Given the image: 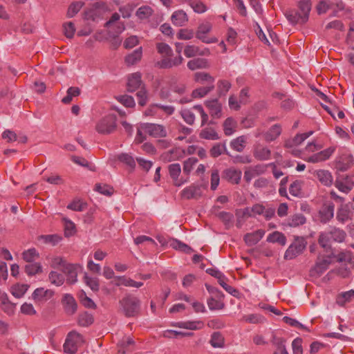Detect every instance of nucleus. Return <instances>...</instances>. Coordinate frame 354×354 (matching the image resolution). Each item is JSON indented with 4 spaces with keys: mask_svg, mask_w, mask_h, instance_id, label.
I'll list each match as a JSON object with an SVG mask.
<instances>
[{
    "mask_svg": "<svg viewBox=\"0 0 354 354\" xmlns=\"http://www.w3.org/2000/svg\"><path fill=\"white\" fill-rule=\"evenodd\" d=\"M156 49L162 57L161 60L156 62V66L157 67L160 68H171L182 64L183 58L181 55H178L174 59L171 58L173 50L167 44L163 42L157 43Z\"/></svg>",
    "mask_w": 354,
    "mask_h": 354,
    "instance_id": "obj_1",
    "label": "nucleus"
},
{
    "mask_svg": "<svg viewBox=\"0 0 354 354\" xmlns=\"http://www.w3.org/2000/svg\"><path fill=\"white\" fill-rule=\"evenodd\" d=\"M346 237L344 230L333 227L328 232L322 233L318 239L319 244L324 248H330L333 241L342 243Z\"/></svg>",
    "mask_w": 354,
    "mask_h": 354,
    "instance_id": "obj_2",
    "label": "nucleus"
},
{
    "mask_svg": "<svg viewBox=\"0 0 354 354\" xmlns=\"http://www.w3.org/2000/svg\"><path fill=\"white\" fill-rule=\"evenodd\" d=\"M122 310L127 317H136L140 311V300L131 295L124 297L119 301Z\"/></svg>",
    "mask_w": 354,
    "mask_h": 354,
    "instance_id": "obj_3",
    "label": "nucleus"
},
{
    "mask_svg": "<svg viewBox=\"0 0 354 354\" xmlns=\"http://www.w3.org/2000/svg\"><path fill=\"white\" fill-rule=\"evenodd\" d=\"M84 342L83 336L75 332H70L64 344V351L67 354H75Z\"/></svg>",
    "mask_w": 354,
    "mask_h": 354,
    "instance_id": "obj_4",
    "label": "nucleus"
},
{
    "mask_svg": "<svg viewBox=\"0 0 354 354\" xmlns=\"http://www.w3.org/2000/svg\"><path fill=\"white\" fill-rule=\"evenodd\" d=\"M116 116L114 115H108L102 118L96 124L95 129L101 134H109L113 133L116 129Z\"/></svg>",
    "mask_w": 354,
    "mask_h": 354,
    "instance_id": "obj_5",
    "label": "nucleus"
},
{
    "mask_svg": "<svg viewBox=\"0 0 354 354\" xmlns=\"http://www.w3.org/2000/svg\"><path fill=\"white\" fill-rule=\"evenodd\" d=\"M306 243L304 238L297 237L286 250L284 259L290 260L301 254L305 250Z\"/></svg>",
    "mask_w": 354,
    "mask_h": 354,
    "instance_id": "obj_6",
    "label": "nucleus"
},
{
    "mask_svg": "<svg viewBox=\"0 0 354 354\" xmlns=\"http://www.w3.org/2000/svg\"><path fill=\"white\" fill-rule=\"evenodd\" d=\"M140 128L153 138H165L167 135L165 127L162 124L146 122L140 124Z\"/></svg>",
    "mask_w": 354,
    "mask_h": 354,
    "instance_id": "obj_7",
    "label": "nucleus"
},
{
    "mask_svg": "<svg viewBox=\"0 0 354 354\" xmlns=\"http://www.w3.org/2000/svg\"><path fill=\"white\" fill-rule=\"evenodd\" d=\"M331 262L330 256L318 257L315 266L310 270V277H319L328 268Z\"/></svg>",
    "mask_w": 354,
    "mask_h": 354,
    "instance_id": "obj_8",
    "label": "nucleus"
},
{
    "mask_svg": "<svg viewBox=\"0 0 354 354\" xmlns=\"http://www.w3.org/2000/svg\"><path fill=\"white\" fill-rule=\"evenodd\" d=\"M212 28V26L209 22H205L198 26L196 32V37L205 44H214L218 41L217 38L212 37H209L206 34L209 33Z\"/></svg>",
    "mask_w": 354,
    "mask_h": 354,
    "instance_id": "obj_9",
    "label": "nucleus"
},
{
    "mask_svg": "<svg viewBox=\"0 0 354 354\" xmlns=\"http://www.w3.org/2000/svg\"><path fill=\"white\" fill-rule=\"evenodd\" d=\"M54 294L55 292L52 290L38 288L32 292V299L36 304H44L50 299Z\"/></svg>",
    "mask_w": 354,
    "mask_h": 354,
    "instance_id": "obj_10",
    "label": "nucleus"
},
{
    "mask_svg": "<svg viewBox=\"0 0 354 354\" xmlns=\"http://www.w3.org/2000/svg\"><path fill=\"white\" fill-rule=\"evenodd\" d=\"M335 185L340 192L347 194L354 187V182L351 177L342 175L336 179Z\"/></svg>",
    "mask_w": 354,
    "mask_h": 354,
    "instance_id": "obj_11",
    "label": "nucleus"
},
{
    "mask_svg": "<svg viewBox=\"0 0 354 354\" xmlns=\"http://www.w3.org/2000/svg\"><path fill=\"white\" fill-rule=\"evenodd\" d=\"M180 194L182 198L187 200L198 199L202 196L201 186L192 184L190 186L184 188Z\"/></svg>",
    "mask_w": 354,
    "mask_h": 354,
    "instance_id": "obj_12",
    "label": "nucleus"
},
{
    "mask_svg": "<svg viewBox=\"0 0 354 354\" xmlns=\"http://www.w3.org/2000/svg\"><path fill=\"white\" fill-rule=\"evenodd\" d=\"M242 173L239 169L230 167L223 170L222 178L232 184H239L241 178Z\"/></svg>",
    "mask_w": 354,
    "mask_h": 354,
    "instance_id": "obj_13",
    "label": "nucleus"
},
{
    "mask_svg": "<svg viewBox=\"0 0 354 354\" xmlns=\"http://www.w3.org/2000/svg\"><path fill=\"white\" fill-rule=\"evenodd\" d=\"M78 268L79 266L77 264L68 263L64 268H62V272L66 275L68 283L73 284L77 281Z\"/></svg>",
    "mask_w": 354,
    "mask_h": 354,
    "instance_id": "obj_14",
    "label": "nucleus"
},
{
    "mask_svg": "<svg viewBox=\"0 0 354 354\" xmlns=\"http://www.w3.org/2000/svg\"><path fill=\"white\" fill-rule=\"evenodd\" d=\"M65 312L68 315H73L77 309V304L74 297L70 294H65L62 299Z\"/></svg>",
    "mask_w": 354,
    "mask_h": 354,
    "instance_id": "obj_15",
    "label": "nucleus"
},
{
    "mask_svg": "<svg viewBox=\"0 0 354 354\" xmlns=\"http://www.w3.org/2000/svg\"><path fill=\"white\" fill-rule=\"evenodd\" d=\"M335 148L329 147L317 153L310 156L307 161L312 163L319 162L328 160L334 153Z\"/></svg>",
    "mask_w": 354,
    "mask_h": 354,
    "instance_id": "obj_16",
    "label": "nucleus"
},
{
    "mask_svg": "<svg viewBox=\"0 0 354 354\" xmlns=\"http://www.w3.org/2000/svg\"><path fill=\"white\" fill-rule=\"evenodd\" d=\"M253 156L258 160H268L270 159L271 151L268 147L258 144L254 147Z\"/></svg>",
    "mask_w": 354,
    "mask_h": 354,
    "instance_id": "obj_17",
    "label": "nucleus"
},
{
    "mask_svg": "<svg viewBox=\"0 0 354 354\" xmlns=\"http://www.w3.org/2000/svg\"><path fill=\"white\" fill-rule=\"evenodd\" d=\"M335 205L333 203L324 204L319 210V218L322 223L328 222L334 216Z\"/></svg>",
    "mask_w": 354,
    "mask_h": 354,
    "instance_id": "obj_18",
    "label": "nucleus"
},
{
    "mask_svg": "<svg viewBox=\"0 0 354 354\" xmlns=\"http://www.w3.org/2000/svg\"><path fill=\"white\" fill-rule=\"evenodd\" d=\"M314 176L324 186L330 187L333 183V178L331 173L325 169H318L315 171Z\"/></svg>",
    "mask_w": 354,
    "mask_h": 354,
    "instance_id": "obj_19",
    "label": "nucleus"
},
{
    "mask_svg": "<svg viewBox=\"0 0 354 354\" xmlns=\"http://www.w3.org/2000/svg\"><path fill=\"white\" fill-rule=\"evenodd\" d=\"M141 77L140 73H132L129 76L127 84V88L129 92H134L141 86L142 84Z\"/></svg>",
    "mask_w": 354,
    "mask_h": 354,
    "instance_id": "obj_20",
    "label": "nucleus"
},
{
    "mask_svg": "<svg viewBox=\"0 0 354 354\" xmlns=\"http://www.w3.org/2000/svg\"><path fill=\"white\" fill-rule=\"evenodd\" d=\"M168 171L171 178L174 181V184L176 186L179 187L185 183V181L178 179V177L181 173V167L180 164H170L168 166Z\"/></svg>",
    "mask_w": 354,
    "mask_h": 354,
    "instance_id": "obj_21",
    "label": "nucleus"
},
{
    "mask_svg": "<svg viewBox=\"0 0 354 354\" xmlns=\"http://www.w3.org/2000/svg\"><path fill=\"white\" fill-rule=\"evenodd\" d=\"M288 21L293 24H304L308 21V19H304V15L298 10H290L286 11L285 14Z\"/></svg>",
    "mask_w": 354,
    "mask_h": 354,
    "instance_id": "obj_22",
    "label": "nucleus"
},
{
    "mask_svg": "<svg viewBox=\"0 0 354 354\" xmlns=\"http://www.w3.org/2000/svg\"><path fill=\"white\" fill-rule=\"evenodd\" d=\"M205 105L208 108L212 117L214 118H220L221 117L222 106L217 99L207 101Z\"/></svg>",
    "mask_w": 354,
    "mask_h": 354,
    "instance_id": "obj_23",
    "label": "nucleus"
},
{
    "mask_svg": "<svg viewBox=\"0 0 354 354\" xmlns=\"http://www.w3.org/2000/svg\"><path fill=\"white\" fill-rule=\"evenodd\" d=\"M171 22L176 26H183L188 21L189 18L183 10H178L173 12L171 17Z\"/></svg>",
    "mask_w": 354,
    "mask_h": 354,
    "instance_id": "obj_24",
    "label": "nucleus"
},
{
    "mask_svg": "<svg viewBox=\"0 0 354 354\" xmlns=\"http://www.w3.org/2000/svg\"><path fill=\"white\" fill-rule=\"evenodd\" d=\"M265 231L263 230H258L252 233H247L244 236V241L249 246L256 245L264 236Z\"/></svg>",
    "mask_w": 354,
    "mask_h": 354,
    "instance_id": "obj_25",
    "label": "nucleus"
},
{
    "mask_svg": "<svg viewBox=\"0 0 354 354\" xmlns=\"http://www.w3.org/2000/svg\"><path fill=\"white\" fill-rule=\"evenodd\" d=\"M313 131H310L304 133L297 134L292 140L288 141L285 144V147L287 148L292 147L294 145H301L306 139L313 135Z\"/></svg>",
    "mask_w": 354,
    "mask_h": 354,
    "instance_id": "obj_26",
    "label": "nucleus"
},
{
    "mask_svg": "<svg viewBox=\"0 0 354 354\" xmlns=\"http://www.w3.org/2000/svg\"><path fill=\"white\" fill-rule=\"evenodd\" d=\"M281 133V127L279 124H274L264 134V139L266 142H271L276 140Z\"/></svg>",
    "mask_w": 354,
    "mask_h": 354,
    "instance_id": "obj_27",
    "label": "nucleus"
},
{
    "mask_svg": "<svg viewBox=\"0 0 354 354\" xmlns=\"http://www.w3.org/2000/svg\"><path fill=\"white\" fill-rule=\"evenodd\" d=\"M187 67L192 71L209 67L208 61L203 58H195L187 62Z\"/></svg>",
    "mask_w": 354,
    "mask_h": 354,
    "instance_id": "obj_28",
    "label": "nucleus"
},
{
    "mask_svg": "<svg viewBox=\"0 0 354 354\" xmlns=\"http://www.w3.org/2000/svg\"><path fill=\"white\" fill-rule=\"evenodd\" d=\"M223 153L230 156L225 143H216L209 150V154L212 158H217Z\"/></svg>",
    "mask_w": 354,
    "mask_h": 354,
    "instance_id": "obj_29",
    "label": "nucleus"
},
{
    "mask_svg": "<svg viewBox=\"0 0 354 354\" xmlns=\"http://www.w3.org/2000/svg\"><path fill=\"white\" fill-rule=\"evenodd\" d=\"M247 142V137L245 136H241L230 142V147L232 149L238 152H242Z\"/></svg>",
    "mask_w": 354,
    "mask_h": 354,
    "instance_id": "obj_30",
    "label": "nucleus"
},
{
    "mask_svg": "<svg viewBox=\"0 0 354 354\" xmlns=\"http://www.w3.org/2000/svg\"><path fill=\"white\" fill-rule=\"evenodd\" d=\"M201 138L205 140H216L220 138L216 130L210 127L203 129L199 134Z\"/></svg>",
    "mask_w": 354,
    "mask_h": 354,
    "instance_id": "obj_31",
    "label": "nucleus"
},
{
    "mask_svg": "<svg viewBox=\"0 0 354 354\" xmlns=\"http://www.w3.org/2000/svg\"><path fill=\"white\" fill-rule=\"evenodd\" d=\"M299 11L304 15V19H309V14L312 8L310 0H299L297 3Z\"/></svg>",
    "mask_w": 354,
    "mask_h": 354,
    "instance_id": "obj_32",
    "label": "nucleus"
},
{
    "mask_svg": "<svg viewBox=\"0 0 354 354\" xmlns=\"http://www.w3.org/2000/svg\"><path fill=\"white\" fill-rule=\"evenodd\" d=\"M209 344L214 348H223L225 345V339L220 332H214L211 335Z\"/></svg>",
    "mask_w": 354,
    "mask_h": 354,
    "instance_id": "obj_33",
    "label": "nucleus"
},
{
    "mask_svg": "<svg viewBox=\"0 0 354 354\" xmlns=\"http://www.w3.org/2000/svg\"><path fill=\"white\" fill-rule=\"evenodd\" d=\"M142 48L135 50L132 53L128 55L125 57V62L127 65H133L140 61L142 58Z\"/></svg>",
    "mask_w": 354,
    "mask_h": 354,
    "instance_id": "obj_34",
    "label": "nucleus"
},
{
    "mask_svg": "<svg viewBox=\"0 0 354 354\" xmlns=\"http://www.w3.org/2000/svg\"><path fill=\"white\" fill-rule=\"evenodd\" d=\"M24 270L28 276H34L43 272L40 263H29L25 266Z\"/></svg>",
    "mask_w": 354,
    "mask_h": 354,
    "instance_id": "obj_35",
    "label": "nucleus"
},
{
    "mask_svg": "<svg viewBox=\"0 0 354 354\" xmlns=\"http://www.w3.org/2000/svg\"><path fill=\"white\" fill-rule=\"evenodd\" d=\"M216 216L224 223L227 228H229L233 224L234 216L230 212H218L216 213Z\"/></svg>",
    "mask_w": 354,
    "mask_h": 354,
    "instance_id": "obj_36",
    "label": "nucleus"
},
{
    "mask_svg": "<svg viewBox=\"0 0 354 354\" xmlns=\"http://www.w3.org/2000/svg\"><path fill=\"white\" fill-rule=\"evenodd\" d=\"M267 241L269 243H278L281 245H284L286 243V238L283 233L275 231L269 234L267 237Z\"/></svg>",
    "mask_w": 354,
    "mask_h": 354,
    "instance_id": "obj_37",
    "label": "nucleus"
},
{
    "mask_svg": "<svg viewBox=\"0 0 354 354\" xmlns=\"http://www.w3.org/2000/svg\"><path fill=\"white\" fill-rule=\"evenodd\" d=\"M118 282L116 283V286H119L123 285L124 286H130L135 288H140L143 286L142 282L136 281L130 278H127L124 276L118 277Z\"/></svg>",
    "mask_w": 354,
    "mask_h": 354,
    "instance_id": "obj_38",
    "label": "nucleus"
},
{
    "mask_svg": "<svg viewBox=\"0 0 354 354\" xmlns=\"http://www.w3.org/2000/svg\"><path fill=\"white\" fill-rule=\"evenodd\" d=\"M223 131L226 136H231L235 131L236 127V122L234 118H227L223 122Z\"/></svg>",
    "mask_w": 354,
    "mask_h": 354,
    "instance_id": "obj_39",
    "label": "nucleus"
},
{
    "mask_svg": "<svg viewBox=\"0 0 354 354\" xmlns=\"http://www.w3.org/2000/svg\"><path fill=\"white\" fill-rule=\"evenodd\" d=\"M350 214V210L346 207L341 205L337 210L336 218L339 222L344 224L351 219Z\"/></svg>",
    "mask_w": 354,
    "mask_h": 354,
    "instance_id": "obj_40",
    "label": "nucleus"
},
{
    "mask_svg": "<svg viewBox=\"0 0 354 354\" xmlns=\"http://www.w3.org/2000/svg\"><path fill=\"white\" fill-rule=\"evenodd\" d=\"M39 257V254L35 248H30L22 253L23 259L28 263H32Z\"/></svg>",
    "mask_w": 354,
    "mask_h": 354,
    "instance_id": "obj_41",
    "label": "nucleus"
},
{
    "mask_svg": "<svg viewBox=\"0 0 354 354\" xmlns=\"http://www.w3.org/2000/svg\"><path fill=\"white\" fill-rule=\"evenodd\" d=\"M207 306L211 310H221L225 307L222 298L211 297L207 299Z\"/></svg>",
    "mask_w": 354,
    "mask_h": 354,
    "instance_id": "obj_42",
    "label": "nucleus"
},
{
    "mask_svg": "<svg viewBox=\"0 0 354 354\" xmlns=\"http://www.w3.org/2000/svg\"><path fill=\"white\" fill-rule=\"evenodd\" d=\"M214 88V85L201 86L194 89L192 91V96L194 98H200L205 96L207 93Z\"/></svg>",
    "mask_w": 354,
    "mask_h": 354,
    "instance_id": "obj_43",
    "label": "nucleus"
},
{
    "mask_svg": "<svg viewBox=\"0 0 354 354\" xmlns=\"http://www.w3.org/2000/svg\"><path fill=\"white\" fill-rule=\"evenodd\" d=\"M170 245L174 249L183 252L185 254H191L193 252L191 247L176 239L173 240Z\"/></svg>",
    "mask_w": 354,
    "mask_h": 354,
    "instance_id": "obj_44",
    "label": "nucleus"
},
{
    "mask_svg": "<svg viewBox=\"0 0 354 354\" xmlns=\"http://www.w3.org/2000/svg\"><path fill=\"white\" fill-rule=\"evenodd\" d=\"M194 79L196 82L201 84L207 82L208 84H210V85H214L213 84L214 82V78L207 73H196L194 75Z\"/></svg>",
    "mask_w": 354,
    "mask_h": 354,
    "instance_id": "obj_45",
    "label": "nucleus"
},
{
    "mask_svg": "<svg viewBox=\"0 0 354 354\" xmlns=\"http://www.w3.org/2000/svg\"><path fill=\"white\" fill-rule=\"evenodd\" d=\"M231 83L226 80H221L217 82V91L219 96H225L230 89Z\"/></svg>",
    "mask_w": 354,
    "mask_h": 354,
    "instance_id": "obj_46",
    "label": "nucleus"
},
{
    "mask_svg": "<svg viewBox=\"0 0 354 354\" xmlns=\"http://www.w3.org/2000/svg\"><path fill=\"white\" fill-rule=\"evenodd\" d=\"M306 218L302 214H295L288 218V225L290 227H297L306 223Z\"/></svg>",
    "mask_w": 354,
    "mask_h": 354,
    "instance_id": "obj_47",
    "label": "nucleus"
},
{
    "mask_svg": "<svg viewBox=\"0 0 354 354\" xmlns=\"http://www.w3.org/2000/svg\"><path fill=\"white\" fill-rule=\"evenodd\" d=\"M66 93V95L62 100L64 104H69L73 97L78 96L80 94V89L78 87L71 86L68 88Z\"/></svg>",
    "mask_w": 354,
    "mask_h": 354,
    "instance_id": "obj_48",
    "label": "nucleus"
},
{
    "mask_svg": "<svg viewBox=\"0 0 354 354\" xmlns=\"http://www.w3.org/2000/svg\"><path fill=\"white\" fill-rule=\"evenodd\" d=\"M354 299V290H351L347 292H342L337 297V303L343 306L346 302H349Z\"/></svg>",
    "mask_w": 354,
    "mask_h": 354,
    "instance_id": "obj_49",
    "label": "nucleus"
},
{
    "mask_svg": "<svg viewBox=\"0 0 354 354\" xmlns=\"http://www.w3.org/2000/svg\"><path fill=\"white\" fill-rule=\"evenodd\" d=\"M48 279L52 284L57 286H62L64 282V276L55 271H51L48 274Z\"/></svg>",
    "mask_w": 354,
    "mask_h": 354,
    "instance_id": "obj_50",
    "label": "nucleus"
},
{
    "mask_svg": "<svg viewBox=\"0 0 354 354\" xmlns=\"http://www.w3.org/2000/svg\"><path fill=\"white\" fill-rule=\"evenodd\" d=\"M28 286L26 284H17L12 287L11 292L16 298L22 297L28 290Z\"/></svg>",
    "mask_w": 354,
    "mask_h": 354,
    "instance_id": "obj_51",
    "label": "nucleus"
},
{
    "mask_svg": "<svg viewBox=\"0 0 354 354\" xmlns=\"http://www.w3.org/2000/svg\"><path fill=\"white\" fill-rule=\"evenodd\" d=\"M95 189L99 193L107 196H111L114 192L113 187L107 184L97 183L95 185Z\"/></svg>",
    "mask_w": 354,
    "mask_h": 354,
    "instance_id": "obj_52",
    "label": "nucleus"
},
{
    "mask_svg": "<svg viewBox=\"0 0 354 354\" xmlns=\"http://www.w3.org/2000/svg\"><path fill=\"white\" fill-rule=\"evenodd\" d=\"M93 322V317L91 314L87 312L79 315L78 324L82 326H88Z\"/></svg>",
    "mask_w": 354,
    "mask_h": 354,
    "instance_id": "obj_53",
    "label": "nucleus"
},
{
    "mask_svg": "<svg viewBox=\"0 0 354 354\" xmlns=\"http://www.w3.org/2000/svg\"><path fill=\"white\" fill-rule=\"evenodd\" d=\"M303 182L301 180H296L292 182L289 187L290 194L294 196H299L301 194V187Z\"/></svg>",
    "mask_w": 354,
    "mask_h": 354,
    "instance_id": "obj_54",
    "label": "nucleus"
},
{
    "mask_svg": "<svg viewBox=\"0 0 354 354\" xmlns=\"http://www.w3.org/2000/svg\"><path fill=\"white\" fill-rule=\"evenodd\" d=\"M190 7L193 10L198 14H202L207 10V6L201 0H193L190 3Z\"/></svg>",
    "mask_w": 354,
    "mask_h": 354,
    "instance_id": "obj_55",
    "label": "nucleus"
},
{
    "mask_svg": "<svg viewBox=\"0 0 354 354\" xmlns=\"http://www.w3.org/2000/svg\"><path fill=\"white\" fill-rule=\"evenodd\" d=\"M83 5L84 3L81 1H75L72 3L68 8L67 17L69 18L73 17L76 14L78 13Z\"/></svg>",
    "mask_w": 354,
    "mask_h": 354,
    "instance_id": "obj_56",
    "label": "nucleus"
},
{
    "mask_svg": "<svg viewBox=\"0 0 354 354\" xmlns=\"http://www.w3.org/2000/svg\"><path fill=\"white\" fill-rule=\"evenodd\" d=\"M118 159L120 162L126 164L131 169H133L136 167V162L134 160V158L131 156H130L127 153H121V154L118 155Z\"/></svg>",
    "mask_w": 354,
    "mask_h": 354,
    "instance_id": "obj_57",
    "label": "nucleus"
},
{
    "mask_svg": "<svg viewBox=\"0 0 354 354\" xmlns=\"http://www.w3.org/2000/svg\"><path fill=\"white\" fill-rule=\"evenodd\" d=\"M39 239L42 240L45 243H51L53 245H55L62 240V237L57 234H48L40 236Z\"/></svg>",
    "mask_w": 354,
    "mask_h": 354,
    "instance_id": "obj_58",
    "label": "nucleus"
},
{
    "mask_svg": "<svg viewBox=\"0 0 354 354\" xmlns=\"http://www.w3.org/2000/svg\"><path fill=\"white\" fill-rule=\"evenodd\" d=\"M194 36V32L192 29L182 28L177 33V38L182 40L192 39Z\"/></svg>",
    "mask_w": 354,
    "mask_h": 354,
    "instance_id": "obj_59",
    "label": "nucleus"
},
{
    "mask_svg": "<svg viewBox=\"0 0 354 354\" xmlns=\"http://www.w3.org/2000/svg\"><path fill=\"white\" fill-rule=\"evenodd\" d=\"M116 99L126 107L131 108L136 105L133 97L128 95H119Z\"/></svg>",
    "mask_w": 354,
    "mask_h": 354,
    "instance_id": "obj_60",
    "label": "nucleus"
},
{
    "mask_svg": "<svg viewBox=\"0 0 354 354\" xmlns=\"http://www.w3.org/2000/svg\"><path fill=\"white\" fill-rule=\"evenodd\" d=\"M84 279L86 284L89 286L93 291L96 292L99 290L100 284L97 277H91L85 274Z\"/></svg>",
    "mask_w": 354,
    "mask_h": 354,
    "instance_id": "obj_61",
    "label": "nucleus"
},
{
    "mask_svg": "<svg viewBox=\"0 0 354 354\" xmlns=\"http://www.w3.org/2000/svg\"><path fill=\"white\" fill-rule=\"evenodd\" d=\"M153 10L149 6H142L136 12L137 17L140 19H145L151 16Z\"/></svg>",
    "mask_w": 354,
    "mask_h": 354,
    "instance_id": "obj_62",
    "label": "nucleus"
},
{
    "mask_svg": "<svg viewBox=\"0 0 354 354\" xmlns=\"http://www.w3.org/2000/svg\"><path fill=\"white\" fill-rule=\"evenodd\" d=\"M67 208L73 211L82 212L86 208V203L80 200H74L67 205Z\"/></svg>",
    "mask_w": 354,
    "mask_h": 354,
    "instance_id": "obj_63",
    "label": "nucleus"
},
{
    "mask_svg": "<svg viewBox=\"0 0 354 354\" xmlns=\"http://www.w3.org/2000/svg\"><path fill=\"white\" fill-rule=\"evenodd\" d=\"M133 340L130 337L127 338L126 340H123L118 350V353L127 354V353L132 351V350L129 349V347L133 346Z\"/></svg>",
    "mask_w": 354,
    "mask_h": 354,
    "instance_id": "obj_64",
    "label": "nucleus"
}]
</instances>
